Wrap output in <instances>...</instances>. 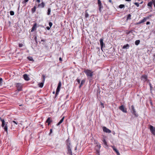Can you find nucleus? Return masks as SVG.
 <instances>
[{
  "label": "nucleus",
  "mask_w": 155,
  "mask_h": 155,
  "mask_svg": "<svg viewBox=\"0 0 155 155\" xmlns=\"http://www.w3.org/2000/svg\"><path fill=\"white\" fill-rule=\"evenodd\" d=\"M96 155H100V151L99 150H96Z\"/></svg>",
  "instance_id": "34"
},
{
  "label": "nucleus",
  "mask_w": 155,
  "mask_h": 155,
  "mask_svg": "<svg viewBox=\"0 0 155 155\" xmlns=\"http://www.w3.org/2000/svg\"><path fill=\"white\" fill-rule=\"evenodd\" d=\"M147 18H144L142 20H141V22L143 23L144 22L147 20Z\"/></svg>",
  "instance_id": "28"
},
{
  "label": "nucleus",
  "mask_w": 155,
  "mask_h": 155,
  "mask_svg": "<svg viewBox=\"0 0 155 155\" xmlns=\"http://www.w3.org/2000/svg\"><path fill=\"white\" fill-rule=\"evenodd\" d=\"M149 85L150 86V91H151V93H152V89L153 88V87H152V85H151V84L150 83H149Z\"/></svg>",
  "instance_id": "30"
},
{
  "label": "nucleus",
  "mask_w": 155,
  "mask_h": 155,
  "mask_svg": "<svg viewBox=\"0 0 155 155\" xmlns=\"http://www.w3.org/2000/svg\"><path fill=\"white\" fill-rule=\"evenodd\" d=\"M61 81H60L58 84V86L57 87L59 88H61Z\"/></svg>",
  "instance_id": "29"
},
{
  "label": "nucleus",
  "mask_w": 155,
  "mask_h": 155,
  "mask_svg": "<svg viewBox=\"0 0 155 155\" xmlns=\"http://www.w3.org/2000/svg\"><path fill=\"white\" fill-rule=\"evenodd\" d=\"M130 32H131V31H129V32L127 33V34H128L130 33Z\"/></svg>",
  "instance_id": "63"
},
{
  "label": "nucleus",
  "mask_w": 155,
  "mask_h": 155,
  "mask_svg": "<svg viewBox=\"0 0 155 155\" xmlns=\"http://www.w3.org/2000/svg\"><path fill=\"white\" fill-rule=\"evenodd\" d=\"M118 152V150H117V151H116V153H117Z\"/></svg>",
  "instance_id": "62"
},
{
  "label": "nucleus",
  "mask_w": 155,
  "mask_h": 155,
  "mask_svg": "<svg viewBox=\"0 0 155 155\" xmlns=\"http://www.w3.org/2000/svg\"><path fill=\"white\" fill-rule=\"evenodd\" d=\"M134 4L137 7H139V4L137 2H135L134 3Z\"/></svg>",
  "instance_id": "37"
},
{
  "label": "nucleus",
  "mask_w": 155,
  "mask_h": 155,
  "mask_svg": "<svg viewBox=\"0 0 155 155\" xmlns=\"http://www.w3.org/2000/svg\"><path fill=\"white\" fill-rule=\"evenodd\" d=\"M12 123H13L14 124H15L16 125H18V122L15 121H13Z\"/></svg>",
  "instance_id": "32"
},
{
  "label": "nucleus",
  "mask_w": 155,
  "mask_h": 155,
  "mask_svg": "<svg viewBox=\"0 0 155 155\" xmlns=\"http://www.w3.org/2000/svg\"><path fill=\"white\" fill-rule=\"evenodd\" d=\"M85 79H83V80H82V81H81V85H83L85 83Z\"/></svg>",
  "instance_id": "26"
},
{
  "label": "nucleus",
  "mask_w": 155,
  "mask_h": 155,
  "mask_svg": "<svg viewBox=\"0 0 155 155\" xmlns=\"http://www.w3.org/2000/svg\"><path fill=\"white\" fill-rule=\"evenodd\" d=\"M2 79L1 78H0V85H1L2 83Z\"/></svg>",
  "instance_id": "42"
},
{
  "label": "nucleus",
  "mask_w": 155,
  "mask_h": 155,
  "mask_svg": "<svg viewBox=\"0 0 155 155\" xmlns=\"http://www.w3.org/2000/svg\"><path fill=\"white\" fill-rule=\"evenodd\" d=\"M64 117H63L62 119L60 120L59 122L57 124V126H58L61 124L64 121Z\"/></svg>",
  "instance_id": "21"
},
{
  "label": "nucleus",
  "mask_w": 155,
  "mask_h": 155,
  "mask_svg": "<svg viewBox=\"0 0 155 155\" xmlns=\"http://www.w3.org/2000/svg\"><path fill=\"white\" fill-rule=\"evenodd\" d=\"M65 142L67 146V147H70L71 143L70 141L69 140V137L66 140Z\"/></svg>",
  "instance_id": "11"
},
{
  "label": "nucleus",
  "mask_w": 155,
  "mask_h": 155,
  "mask_svg": "<svg viewBox=\"0 0 155 155\" xmlns=\"http://www.w3.org/2000/svg\"><path fill=\"white\" fill-rule=\"evenodd\" d=\"M141 78L142 80L144 82H145L147 80V77L146 75H143L142 76Z\"/></svg>",
  "instance_id": "14"
},
{
  "label": "nucleus",
  "mask_w": 155,
  "mask_h": 155,
  "mask_svg": "<svg viewBox=\"0 0 155 155\" xmlns=\"http://www.w3.org/2000/svg\"><path fill=\"white\" fill-rule=\"evenodd\" d=\"M45 4L44 2H41L38 5V7L41 8H43L45 6Z\"/></svg>",
  "instance_id": "18"
},
{
  "label": "nucleus",
  "mask_w": 155,
  "mask_h": 155,
  "mask_svg": "<svg viewBox=\"0 0 155 155\" xmlns=\"http://www.w3.org/2000/svg\"><path fill=\"white\" fill-rule=\"evenodd\" d=\"M150 22L149 21H147L146 23V25H149L150 24Z\"/></svg>",
  "instance_id": "46"
},
{
  "label": "nucleus",
  "mask_w": 155,
  "mask_h": 155,
  "mask_svg": "<svg viewBox=\"0 0 155 155\" xmlns=\"http://www.w3.org/2000/svg\"><path fill=\"white\" fill-rule=\"evenodd\" d=\"M0 119L1 121L2 122V126L3 128L4 129L5 131H6L7 132L8 131V126L7 124H8V122H5L4 119H2L0 117Z\"/></svg>",
  "instance_id": "1"
},
{
  "label": "nucleus",
  "mask_w": 155,
  "mask_h": 155,
  "mask_svg": "<svg viewBox=\"0 0 155 155\" xmlns=\"http://www.w3.org/2000/svg\"><path fill=\"white\" fill-rule=\"evenodd\" d=\"M129 48V44H127L126 45H124L122 48L123 49H128Z\"/></svg>",
  "instance_id": "19"
},
{
  "label": "nucleus",
  "mask_w": 155,
  "mask_h": 155,
  "mask_svg": "<svg viewBox=\"0 0 155 155\" xmlns=\"http://www.w3.org/2000/svg\"><path fill=\"white\" fill-rule=\"evenodd\" d=\"M125 1L127 2H130V1L131 0H125Z\"/></svg>",
  "instance_id": "57"
},
{
  "label": "nucleus",
  "mask_w": 155,
  "mask_h": 155,
  "mask_svg": "<svg viewBox=\"0 0 155 155\" xmlns=\"http://www.w3.org/2000/svg\"><path fill=\"white\" fill-rule=\"evenodd\" d=\"M49 27H51L52 25V23L51 22H49Z\"/></svg>",
  "instance_id": "40"
},
{
  "label": "nucleus",
  "mask_w": 155,
  "mask_h": 155,
  "mask_svg": "<svg viewBox=\"0 0 155 155\" xmlns=\"http://www.w3.org/2000/svg\"><path fill=\"white\" fill-rule=\"evenodd\" d=\"M152 1H153V5H154V7H155V0H152Z\"/></svg>",
  "instance_id": "44"
},
{
  "label": "nucleus",
  "mask_w": 155,
  "mask_h": 155,
  "mask_svg": "<svg viewBox=\"0 0 155 155\" xmlns=\"http://www.w3.org/2000/svg\"><path fill=\"white\" fill-rule=\"evenodd\" d=\"M23 78L26 81H28L30 79L29 77H28V75L26 74H25L23 75Z\"/></svg>",
  "instance_id": "16"
},
{
  "label": "nucleus",
  "mask_w": 155,
  "mask_h": 155,
  "mask_svg": "<svg viewBox=\"0 0 155 155\" xmlns=\"http://www.w3.org/2000/svg\"><path fill=\"white\" fill-rule=\"evenodd\" d=\"M27 58L29 60V61H34V60L33 59V58L31 57H30V56H29V57H27Z\"/></svg>",
  "instance_id": "27"
},
{
  "label": "nucleus",
  "mask_w": 155,
  "mask_h": 155,
  "mask_svg": "<svg viewBox=\"0 0 155 155\" xmlns=\"http://www.w3.org/2000/svg\"><path fill=\"white\" fill-rule=\"evenodd\" d=\"M103 141L104 144L105 145H107V142H106L105 140L104 139L103 140Z\"/></svg>",
  "instance_id": "36"
},
{
  "label": "nucleus",
  "mask_w": 155,
  "mask_h": 155,
  "mask_svg": "<svg viewBox=\"0 0 155 155\" xmlns=\"http://www.w3.org/2000/svg\"><path fill=\"white\" fill-rule=\"evenodd\" d=\"M42 77L43 78V80L41 83L39 84V86L40 87H42L44 85V83L45 80V76L44 75H42Z\"/></svg>",
  "instance_id": "6"
},
{
  "label": "nucleus",
  "mask_w": 155,
  "mask_h": 155,
  "mask_svg": "<svg viewBox=\"0 0 155 155\" xmlns=\"http://www.w3.org/2000/svg\"><path fill=\"white\" fill-rule=\"evenodd\" d=\"M96 143L97 144V145L96 146V149L97 150H99L100 151V149L101 147V145L98 142H96Z\"/></svg>",
  "instance_id": "12"
},
{
  "label": "nucleus",
  "mask_w": 155,
  "mask_h": 155,
  "mask_svg": "<svg viewBox=\"0 0 155 155\" xmlns=\"http://www.w3.org/2000/svg\"><path fill=\"white\" fill-rule=\"evenodd\" d=\"M131 107L132 108V112L133 114H134L136 117H137L138 115L136 113V111L135 110V109H134V106L133 105H132L131 106Z\"/></svg>",
  "instance_id": "9"
},
{
  "label": "nucleus",
  "mask_w": 155,
  "mask_h": 155,
  "mask_svg": "<svg viewBox=\"0 0 155 155\" xmlns=\"http://www.w3.org/2000/svg\"><path fill=\"white\" fill-rule=\"evenodd\" d=\"M60 61H62V59L61 57H60L59 58Z\"/></svg>",
  "instance_id": "49"
},
{
  "label": "nucleus",
  "mask_w": 155,
  "mask_h": 155,
  "mask_svg": "<svg viewBox=\"0 0 155 155\" xmlns=\"http://www.w3.org/2000/svg\"><path fill=\"white\" fill-rule=\"evenodd\" d=\"M97 4L99 7V10L100 12H101V9L103 8V6L102 5L100 0H98Z\"/></svg>",
  "instance_id": "3"
},
{
  "label": "nucleus",
  "mask_w": 155,
  "mask_h": 155,
  "mask_svg": "<svg viewBox=\"0 0 155 155\" xmlns=\"http://www.w3.org/2000/svg\"><path fill=\"white\" fill-rule=\"evenodd\" d=\"M101 105H102V106H103V107L104 108V106L103 104V103H101Z\"/></svg>",
  "instance_id": "51"
},
{
  "label": "nucleus",
  "mask_w": 155,
  "mask_h": 155,
  "mask_svg": "<svg viewBox=\"0 0 155 155\" xmlns=\"http://www.w3.org/2000/svg\"><path fill=\"white\" fill-rule=\"evenodd\" d=\"M153 2H149L147 4V5L150 7V8H152V5Z\"/></svg>",
  "instance_id": "23"
},
{
  "label": "nucleus",
  "mask_w": 155,
  "mask_h": 155,
  "mask_svg": "<svg viewBox=\"0 0 155 155\" xmlns=\"http://www.w3.org/2000/svg\"><path fill=\"white\" fill-rule=\"evenodd\" d=\"M52 120L50 119V118L48 117L47 120L46 122L47 123H48V125H49L50 124L51 122H52Z\"/></svg>",
  "instance_id": "20"
},
{
  "label": "nucleus",
  "mask_w": 155,
  "mask_h": 155,
  "mask_svg": "<svg viewBox=\"0 0 155 155\" xmlns=\"http://www.w3.org/2000/svg\"><path fill=\"white\" fill-rule=\"evenodd\" d=\"M131 15L130 14H129L127 17V19H130L131 18Z\"/></svg>",
  "instance_id": "35"
},
{
  "label": "nucleus",
  "mask_w": 155,
  "mask_h": 155,
  "mask_svg": "<svg viewBox=\"0 0 155 155\" xmlns=\"http://www.w3.org/2000/svg\"><path fill=\"white\" fill-rule=\"evenodd\" d=\"M100 45L101 49L105 46V44L103 42V39L101 38L100 40Z\"/></svg>",
  "instance_id": "10"
},
{
  "label": "nucleus",
  "mask_w": 155,
  "mask_h": 155,
  "mask_svg": "<svg viewBox=\"0 0 155 155\" xmlns=\"http://www.w3.org/2000/svg\"><path fill=\"white\" fill-rule=\"evenodd\" d=\"M125 6L124 5L121 4L119 5V8H122L124 7Z\"/></svg>",
  "instance_id": "31"
},
{
  "label": "nucleus",
  "mask_w": 155,
  "mask_h": 155,
  "mask_svg": "<svg viewBox=\"0 0 155 155\" xmlns=\"http://www.w3.org/2000/svg\"><path fill=\"white\" fill-rule=\"evenodd\" d=\"M143 2V1H142L140 3V4H142Z\"/></svg>",
  "instance_id": "58"
},
{
  "label": "nucleus",
  "mask_w": 155,
  "mask_h": 155,
  "mask_svg": "<svg viewBox=\"0 0 155 155\" xmlns=\"http://www.w3.org/2000/svg\"><path fill=\"white\" fill-rule=\"evenodd\" d=\"M10 13L11 15H14V12L13 11H10Z\"/></svg>",
  "instance_id": "33"
},
{
  "label": "nucleus",
  "mask_w": 155,
  "mask_h": 155,
  "mask_svg": "<svg viewBox=\"0 0 155 155\" xmlns=\"http://www.w3.org/2000/svg\"><path fill=\"white\" fill-rule=\"evenodd\" d=\"M88 16H89V14H88L87 12H86L85 13V17L87 18L88 17Z\"/></svg>",
  "instance_id": "39"
},
{
  "label": "nucleus",
  "mask_w": 155,
  "mask_h": 155,
  "mask_svg": "<svg viewBox=\"0 0 155 155\" xmlns=\"http://www.w3.org/2000/svg\"><path fill=\"white\" fill-rule=\"evenodd\" d=\"M109 2L111 3H112V4H113V2H112V1L111 0H109Z\"/></svg>",
  "instance_id": "50"
},
{
  "label": "nucleus",
  "mask_w": 155,
  "mask_h": 155,
  "mask_svg": "<svg viewBox=\"0 0 155 155\" xmlns=\"http://www.w3.org/2000/svg\"><path fill=\"white\" fill-rule=\"evenodd\" d=\"M119 109L123 112L127 113V112L126 108H125L123 105L120 106L119 107Z\"/></svg>",
  "instance_id": "8"
},
{
  "label": "nucleus",
  "mask_w": 155,
  "mask_h": 155,
  "mask_svg": "<svg viewBox=\"0 0 155 155\" xmlns=\"http://www.w3.org/2000/svg\"><path fill=\"white\" fill-rule=\"evenodd\" d=\"M16 86L18 91H20L22 90V84H21L19 83H16Z\"/></svg>",
  "instance_id": "5"
},
{
  "label": "nucleus",
  "mask_w": 155,
  "mask_h": 155,
  "mask_svg": "<svg viewBox=\"0 0 155 155\" xmlns=\"http://www.w3.org/2000/svg\"><path fill=\"white\" fill-rule=\"evenodd\" d=\"M28 0H24V2H27L28 1Z\"/></svg>",
  "instance_id": "53"
},
{
  "label": "nucleus",
  "mask_w": 155,
  "mask_h": 155,
  "mask_svg": "<svg viewBox=\"0 0 155 155\" xmlns=\"http://www.w3.org/2000/svg\"><path fill=\"white\" fill-rule=\"evenodd\" d=\"M77 147H75V150H77Z\"/></svg>",
  "instance_id": "60"
},
{
  "label": "nucleus",
  "mask_w": 155,
  "mask_h": 155,
  "mask_svg": "<svg viewBox=\"0 0 155 155\" xmlns=\"http://www.w3.org/2000/svg\"><path fill=\"white\" fill-rule=\"evenodd\" d=\"M60 88L57 87L56 89V94H55V97L56 98L59 92L60 91Z\"/></svg>",
  "instance_id": "17"
},
{
  "label": "nucleus",
  "mask_w": 155,
  "mask_h": 155,
  "mask_svg": "<svg viewBox=\"0 0 155 155\" xmlns=\"http://www.w3.org/2000/svg\"><path fill=\"white\" fill-rule=\"evenodd\" d=\"M23 46V45L22 44H19L18 45V46L19 47H21Z\"/></svg>",
  "instance_id": "41"
},
{
  "label": "nucleus",
  "mask_w": 155,
  "mask_h": 155,
  "mask_svg": "<svg viewBox=\"0 0 155 155\" xmlns=\"http://www.w3.org/2000/svg\"><path fill=\"white\" fill-rule=\"evenodd\" d=\"M149 128L151 133L155 136V127L152 125H150Z\"/></svg>",
  "instance_id": "4"
},
{
  "label": "nucleus",
  "mask_w": 155,
  "mask_h": 155,
  "mask_svg": "<svg viewBox=\"0 0 155 155\" xmlns=\"http://www.w3.org/2000/svg\"><path fill=\"white\" fill-rule=\"evenodd\" d=\"M112 147L113 148V150L115 152H116V151H117V149H116L114 147L112 146Z\"/></svg>",
  "instance_id": "38"
},
{
  "label": "nucleus",
  "mask_w": 155,
  "mask_h": 155,
  "mask_svg": "<svg viewBox=\"0 0 155 155\" xmlns=\"http://www.w3.org/2000/svg\"><path fill=\"white\" fill-rule=\"evenodd\" d=\"M34 39L36 41V39H37V37L36 36H35V37Z\"/></svg>",
  "instance_id": "54"
},
{
  "label": "nucleus",
  "mask_w": 155,
  "mask_h": 155,
  "mask_svg": "<svg viewBox=\"0 0 155 155\" xmlns=\"http://www.w3.org/2000/svg\"><path fill=\"white\" fill-rule=\"evenodd\" d=\"M84 72L85 73L88 78L92 77L93 75V72L90 70L85 69Z\"/></svg>",
  "instance_id": "2"
},
{
  "label": "nucleus",
  "mask_w": 155,
  "mask_h": 155,
  "mask_svg": "<svg viewBox=\"0 0 155 155\" xmlns=\"http://www.w3.org/2000/svg\"><path fill=\"white\" fill-rule=\"evenodd\" d=\"M41 41L42 42V41L43 42H44L45 41V40H41Z\"/></svg>",
  "instance_id": "59"
},
{
  "label": "nucleus",
  "mask_w": 155,
  "mask_h": 155,
  "mask_svg": "<svg viewBox=\"0 0 155 155\" xmlns=\"http://www.w3.org/2000/svg\"><path fill=\"white\" fill-rule=\"evenodd\" d=\"M67 147V149L68 151V153L69 154L71 155H72V152L71 151V147Z\"/></svg>",
  "instance_id": "15"
},
{
  "label": "nucleus",
  "mask_w": 155,
  "mask_h": 155,
  "mask_svg": "<svg viewBox=\"0 0 155 155\" xmlns=\"http://www.w3.org/2000/svg\"><path fill=\"white\" fill-rule=\"evenodd\" d=\"M52 129H51L50 130V134H51L52 133Z\"/></svg>",
  "instance_id": "48"
},
{
  "label": "nucleus",
  "mask_w": 155,
  "mask_h": 155,
  "mask_svg": "<svg viewBox=\"0 0 155 155\" xmlns=\"http://www.w3.org/2000/svg\"><path fill=\"white\" fill-rule=\"evenodd\" d=\"M76 81L78 82V83L79 84H80V80L78 78H77L76 80Z\"/></svg>",
  "instance_id": "43"
},
{
  "label": "nucleus",
  "mask_w": 155,
  "mask_h": 155,
  "mask_svg": "<svg viewBox=\"0 0 155 155\" xmlns=\"http://www.w3.org/2000/svg\"><path fill=\"white\" fill-rule=\"evenodd\" d=\"M37 28V24L36 23H35L33 27L31 29V32H33Z\"/></svg>",
  "instance_id": "13"
},
{
  "label": "nucleus",
  "mask_w": 155,
  "mask_h": 155,
  "mask_svg": "<svg viewBox=\"0 0 155 155\" xmlns=\"http://www.w3.org/2000/svg\"><path fill=\"white\" fill-rule=\"evenodd\" d=\"M36 7V6H35L34 7L32 8L31 9V11L32 13H34L35 11Z\"/></svg>",
  "instance_id": "22"
},
{
  "label": "nucleus",
  "mask_w": 155,
  "mask_h": 155,
  "mask_svg": "<svg viewBox=\"0 0 155 155\" xmlns=\"http://www.w3.org/2000/svg\"><path fill=\"white\" fill-rule=\"evenodd\" d=\"M116 153L117 155H120V153H119V151L118 152Z\"/></svg>",
  "instance_id": "52"
},
{
  "label": "nucleus",
  "mask_w": 155,
  "mask_h": 155,
  "mask_svg": "<svg viewBox=\"0 0 155 155\" xmlns=\"http://www.w3.org/2000/svg\"><path fill=\"white\" fill-rule=\"evenodd\" d=\"M82 85H81V84H80V86H79V88H80L82 87Z\"/></svg>",
  "instance_id": "56"
},
{
  "label": "nucleus",
  "mask_w": 155,
  "mask_h": 155,
  "mask_svg": "<svg viewBox=\"0 0 155 155\" xmlns=\"http://www.w3.org/2000/svg\"><path fill=\"white\" fill-rule=\"evenodd\" d=\"M46 28L47 30H49L50 29L51 27L49 26H47Z\"/></svg>",
  "instance_id": "45"
},
{
  "label": "nucleus",
  "mask_w": 155,
  "mask_h": 155,
  "mask_svg": "<svg viewBox=\"0 0 155 155\" xmlns=\"http://www.w3.org/2000/svg\"><path fill=\"white\" fill-rule=\"evenodd\" d=\"M103 131L107 133H110L111 132V131L110 130L107 128L105 127H103Z\"/></svg>",
  "instance_id": "7"
},
{
  "label": "nucleus",
  "mask_w": 155,
  "mask_h": 155,
  "mask_svg": "<svg viewBox=\"0 0 155 155\" xmlns=\"http://www.w3.org/2000/svg\"><path fill=\"white\" fill-rule=\"evenodd\" d=\"M51 12V9L50 8H48V12H47V15H49L50 14V13Z\"/></svg>",
  "instance_id": "25"
},
{
  "label": "nucleus",
  "mask_w": 155,
  "mask_h": 155,
  "mask_svg": "<svg viewBox=\"0 0 155 155\" xmlns=\"http://www.w3.org/2000/svg\"><path fill=\"white\" fill-rule=\"evenodd\" d=\"M142 23L141 22V21H140L138 22L137 24H140Z\"/></svg>",
  "instance_id": "47"
},
{
  "label": "nucleus",
  "mask_w": 155,
  "mask_h": 155,
  "mask_svg": "<svg viewBox=\"0 0 155 155\" xmlns=\"http://www.w3.org/2000/svg\"><path fill=\"white\" fill-rule=\"evenodd\" d=\"M53 94H55V92H54V91H53Z\"/></svg>",
  "instance_id": "61"
},
{
  "label": "nucleus",
  "mask_w": 155,
  "mask_h": 155,
  "mask_svg": "<svg viewBox=\"0 0 155 155\" xmlns=\"http://www.w3.org/2000/svg\"><path fill=\"white\" fill-rule=\"evenodd\" d=\"M140 43V40H136L135 41V44L137 45H138L139 43Z\"/></svg>",
  "instance_id": "24"
},
{
  "label": "nucleus",
  "mask_w": 155,
  "mask_h": 155,
  "mask_svg": "<svg viewBox=\"0 0 155 155\" xmlns=\"http://www.w3.org/2000/svg\"><path fill=\"white\" fill-rule=\"evenodd\" d=\"M150 104L151 105H152V102H150Z\"/></svg>",
  "instance_id": "64"
},
{
  "label": "nucleus",
  "mask_w": 155,
  "mask_h": 155,
  "mask_svg": "<svg viewBox=\"0 0 155 155\" xmlns=\"http://www.w3.org/2000/svg\"><path fill=\"white\" fill-rule=\"evenodd\" d=\"M36 1L38 2V3H39L40 2V0H36Z\"/></svg>",
  "instance_id": "55"
}]
</instances>
